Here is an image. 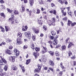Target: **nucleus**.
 <instances>
[{
  "label": "nucleus",
  "instance_id": "nucleus-1",
  "mask_svg": "<svg viewBox=\"0 0 76 76\" xmlns=\"http://www.w3.org/2000/svg\"><path fill=\"white\" fill-rule=\"evenodd\" d=\"M37 67L38 68L35 69L34 70V73H39L40 71H41V65H37Z\"/></svg>",
  "mask_w": 76,
  "mask_h": 76
},
{
  "label": "nucleus",
  "instance_id": "nucleus-2",
  "mask_svg": "<svg viewBox=\"0 0 76 76\" xmlns=\"http://www.w3.org/2000/svg\"><path fill=\"white\" fill-rule=\"evenodd\" d=\"M6 63H7L6 60L4 58H1V60H0V65H5V64Z\"/></svg>",
  "mask_w": 76,
  "mask_h": 76
},
{
  "label": "nucleus",
  "instance_id": "nucleus-3",
  "mask_svg": "<svg viewBox=\"0 0 76 76\" xmlns=\"http://www.w3.org/2000/svg\"><path fill=\"white\" fill-rule=\"evenodd\" d=\"M58 38V35H56V37H55L54 38V40L53 41V43L54 45H56L57 44V42H58V40H57V39Z\"/></svg>",
  "mask_w": 76,
  "mask_h": 76
},
{
  "label": "nucleus",
  "instance_id": "nucleus-4",
  "mask_svg": "<svg viewBox=\"0 0 76 76\" xmlns=\"http://www.w3.org/2000/svg\"><path fill=\"white\" fill-rule=\"evenodd\" d=\"M14 51V53H15L16 54V58H18V56H19V54L20 53L19 52V51L17 50V49H15Z\"/></svg>",
  "mask_w": 76,
  "mask_h": 76
},
{
  "label": "nucleus",
  "instance_id": "nucleus-5",
  "mask_svg": "<svg viewBox=\"0 0 76 76\" xmlns=\"http://www.w3.org/2000/svg\"><path fill=\"white\" fill-rule=\"evenodd\" d=\"M26 36L27 37L28 39H31V33L30 32L28 31L27 32H26L25 33Z\"/></svg>",
  "mask_w": 76,
  "mask_h": 76
},
{
  "label": "nucleus",
  "instance_id": "nucleus-6",
  "mask_svg": "<svg viewBox=\"0 0 76 76\" xmlns=\"http://www.w3.org/2000/svg\"><path fill=\"white\" fill-rule=\"evenodd\" d=\"M42 48H43V49L42 50V54H44L45 53H46L47 51V48L43 46L42 47Z\"/></svg>",
  "mask_w": 76,
  "mask_h": 76
},
{
  "label": "nucleus",
  "instance_id": "nucleus-7",
  "mask_svg": "<svg viewBox=\"0 0 76 76\" xmlns=\"http://www.w3.org/2000/svg\"><path fill=\"white\" fill-rule=\"evenodd\" d=\"M22 42V41H21V39H20V38H18L17 39V43H18V44H21Z\"/></svg>",
  "mask_w": 76,
  "mask_h": 76
},
{
  "label": "nucleus",
  "instance_id": "nucleus-8",
  "mask_svg": "<svg viewBox=\"0 0 76 76\" xmlns=\"http://www.w3.org/2000/svg\"><path fill=\"white\" fill-rule=\"evenodd\" d=\"M15 58H16L15 56H11L10 57L9 60L12 61V62H14L15 61Z\"/></svg>",
  "mask_w": 76,
  "mask_h": 76
},
{
  "label": "nucleus",
  "instance_id": "nucleus-9",
  "mask_svg": "<svg viewBox=\"0 0 76 76\" xmlns=\"http://www.w3.org/2000/svg\"><path fill=\"white\" fill-rule=\"evenodd\" d=\"M52 21H51L50 23H51L52 25H53V26H54L55 25V24L54 23L55 22V21L56 20V18H52Z\"/></svg>",
  "mask_w": 76,
  "mask_h": 76
},
{
  "label": "nucleus",
  "instance_id": "nucleus-10",
  "mask_svg": "<svg viewBox=\"0 0 76 76\" xmlns=\"http://www.w3.org/2000/svg\"><path fill=\"white\" fill-rule=\"evenodd\" d=\"M5 53H6L7 54L10 55L12 54V51L9 50H5Z\"/></svg>",
  "mask_w": 76,
  "mask_h": 76
},
{
  "label": "nucleus",
  "instance_id": "nucleus-11",
  "mask_svg": "<svg viewBox=\"0 0 76 76\" xmlns=\"http://www.w3.org/2000/svg\"><path fill=\"white\" fill-rule=\"evenodd\" d=\"M49 64L52 66H54V62L51 60H49Z\"/></svg>",
  "mask_w": 76,
  "mask_h": 76
},
{
  "label": "nucleus",
  "instance_id": "nucleus-12",
  "mask_svg": "<svg viewBox=\"0 0 76 76\" xmlns=\"http://www.w3.org/2000/svg\"><path fill=\"white\" fill-rule=\"evenodd\" d=\"M33 55L34 56H35V58H37V57L39 56V53H38V52L34 53Z\"/></svg>",
  "mask_w": 76,
  "mask_h": 76
},
{
  "label": "nucleus",
  "instance_id": "nucleus-13",
  "mask_svg": "<svg viewBox=\"0 0 76 76\" xmlns=\"http://www.w3.org/2000/svg\"><path fill=\"white\" fill-rule=\"evenodd\" d=\"M13 17H12V18H10L9 19V20H10V21H12V23H12V24H14V23H15V22H14V21L13 20V19H14V16H13Z\"/></svg>",
  "mask_w": 76,
  "mask_h": 76
},
{
  "label": "nucleus",
  "instance_id": "nucleus-14",
  "mask_svg": "<svg viewBox=\"0 0 76 76\" xmlns=\"http://www.w3.org/2000/svg\"><path fill=\"white\" fill-rule=\"evenodd\" d=\"M5 28L6 32H7V31H9L10 30V28L7 26H5Z\"/></svg>",
  "mask_w": 76,
  "mask_h": 76
},
{
  "label": "nucleus",
  "instance_id": "nucleus-15",
  "mask_svg": "<svg viewBox=\"0 0 76 76\" xmlns=\"http://www.w3.org/2000/svg\"><path fill=\"white\" fill-rule=\"evenodd\" d=\"M12 68L13 70H16L18 69V68L16 67V66H15L14 65H12Z\"/></svg>",
  "mask_w": 76,
  "mask_h": 76
},
{
  "label": "nucleus",
  "instance_id": "nucleus-16",
  "mask_svg": "<svg viewBox=\"0 0 76 76\" xmlns=\"http://www.w3.org/2000/svg\"><path fill=\"white\" fill-rule=\"evenodd\" d=\"M72 21L70 20H68V23L67 25H68V26H70V25H72Z\"/></svg>",
  "mask_w": 76,
  "mask_h": 76
},
{
  "label": "nucleus",
  "instance_id": "nucleus-17",
  "mask_svg": "<svg viewBox=\"0 0 76 76\" xmlns=\"http://www.w3.org/2000/svg\"><path fill=\"white\" fill-rule=\"evenodd\" d=\"M29 1L30 6H32V5H33V4H34V1L33 0H29Z\"/></svg>",
  "mask_w": 76,
  "mask_h": 76
},
{
  "label": "nucleus",
  "instance_id": "nucleus-18",
  "mask_svg": "<svg viewBox=\"0 0 76 76\" xmlns=\"http://www.w3.org/2000/svg\"><path fill=\"white\" fill-rule=\"evenodd\" d=\"M0 75L1 76H7V75L6 72H4L3 74L1 73H0Z\"/></svg>",
  "mask_w": 76,
  "mask_h": 76
},
{
  "label": "nucleus",
  "instance_id": "nucleus-19",
  "mask_svg": "<svg viewBox=\"0 0 76 76\" xmlns=\"http://www.w3.org/2000/svg\"><path fill=\"white\" fill-rule=\"evenodd\" d=\"M38 23L39 25H42L43 23V21L42 20H38Z\"/></svg>",
  "mask_w": 76,
  "mask_h": 76
},
{
  "label": "nucleus",
  "instance_id": "nucleus-20",
  "mask_svg": "<svg viewBox=\"0 0 76 76\" xmlns=\"http://www.w3.org/2000/svg\"><path fill=\"white\" fill-rule=\"evenodd\" d=\"M31 61V59H28L26 60V64L27 65L30 63V62Z\"/></svg>",
  "mask_w": 76,
  "mask_h": 76
},
{
  "label": "nucleus",
  "instance_id": "nucleus-21",
  "mask_svg": "<svg viewBox=\"0 0 76 76\" xmlns=\"http://www.w3.org/2000/svg\"><path fill=\"white\" fill-rule=\"evenodd\" d=\"M51 34L53 36H54V35H56V33L54 31H52L51 32Z\"/></svg>",
  "mask_w": 76,
  "mask_h": 76
},
{
  "label": "nucleus",
  "instance_id": "nucleus-22",
  "mask_svg": "<svg viewBox=\"0 0 76 76\" xmlns=\"http://www.w3.org/2000/svg\"><path fill=\"white\" fill-rule=\"evenodd\" d=\"M22 7V10H20V12H21V13H22V12H25V8L24 7Z\"/></svg>",
  "mask_w": 76,
  "mask_h": 76
},
{
  "label": "nucleus",
  "instance_id": "nucleus-23",
  "mask_svg": "<svg viewBox=\"0 0 76 76\" xmlns=\"http://www.w3.org/2000/svg\"><path fill=\"white\" fill-rule=\"evenodd\" d=\"M55 56H60V54L58 51H56L55 52Z\"/></svg>",
  "mask_w": 76,
  "mask_h": 76
},
{
  "label": "nucleus",
  "instance_id": "nucleus-24",
  "mask_svg": "<svg viewBox=\"0 0 76 76\" xmlns=\"http://www.w3.org/2000/svg\"><path fill=\"white\" fill-rule=\"evenodd\" d=\"M67 13L69 14V16H71V15L72 14V12H71V11L70 10H69L68 11H67Z\"/></svg>",
  "mask_w": 76,
  "mask_h": 76
},
{
  "label": "nucleus",
  "instance_id": "nucleus-25",
  "mask_svg": "<svg viewBox=\"0 0 76 76\" xmlns=\"http://www.w3.org/2000/svg\"><path fill=\"white\" fill-rule=\"evenodd\" d=\"M62 74L63 72L61 71L59 73V74L58 75V76H62Z\"/></svg>",
  "mask_w": 76,
  "mask_h": 76
},
{
  "label": "nucleus",
  "instance_id": "nucleus-26",
  "mask_svg": "<svg viewBox=\"0 0 76 76\" xmlns=\"http://www.w3.org/2000/svg\"><path fill=\"white\" fill-rule=\"evenodd\" d=\"M61 48L62 50L63 51V50H66V46L63 45L61 47Z\"/></svg>",
  "mask_w": 76,
  "mask_h": 76
},
{
  "label": "nucleus",
  "instance_id": "nucleus-27",
  "mask_svg": "<svg viewBox=\"0 0 76 76\" xmlns=\"http://www.w3.org/2000/svg\"><path fill=\"white\" fill-rule=\"evenodd\" d=\"M7 67H8L7 65H6L4 66V70H5V71H7Z\"/></svg>",
  "mask_w": 76,
  "mask_h": 76
},
{
  "label": "nucleus",
  "instance_id": "nucleus-28",
  "mask_svg": "<svg viewBox=\"0 0 76 76\" xmlns=\"http://www.w3.org/2000/svg\"><path fill=\"white\" fill-rule=\"evenodd\" d=\"M60 65H61V67L62 69H63L64 68V66H63V63L62 62L60 63Z\"/></svg>",
  "mask_w": 76,
  "mask_h": 76
},
{
  "label": "nucleus",
  "instance_id": "nucleus-29",
  "mask_svg": "<svg viewBox=\"0 0 76 76\" xmlns=\"http://www.w3.org/2000/svg\"><path fill=\"white\" fill-rule=\"evenodd\" d=\"M40 50V48L39 47H36L35 48V50L36 51H39Z\"/></svg>",
  "mask_w": 76,
  "mask_h": 76
},
{
  "label": "nucleus",
  "instance_id": "nucleus-30",
  "mask_svg": "<svg viewBox=\"0 0 76 76\" xmlns=\"http://www.w3.org/2000/svg\"><path fill=\"white\" fill-rule=\"evenodd\" d=\"M21 69L23 71V73H24V72H25V68H24V66H22L21 67Z\"/></svg>",
  "mask_w": 76,
  "mask_h": 76
},
{
  "label": "nucleus",
  "instance_id": "nucleus-31",
  "mask_svg": "<svg viewBox=\"0 0 76 76\" xmlns=\"http://www.w3.org/2000/svg\"><path fill=\"white\" fill-rule=\"evenodd\" d=\"M49 53H50V55H51V56L54 55V52H53L52 51L49 52Z\"/></svg>",
  "mask_w": 76,
  "mask_h": 76
},
{
  "label": "nucleus",
  "instance_id": "nucleus-32",
  "mask_svg": "<svg viewBox=\"0 0 76 76\" xmlns=\"http://www.w3.org/2000/svg\"><path fill=\"white\" fill-rule=\"evenodd\" d=\"M7 9L8 12H10V13H12V11H13L12 10H10V9L8 8Z\"/></svg>",
  "mask_w": 76,
  "mask_h": 76
},
{
  "label": "nucleus",
  "instance_id": "nucleus-33",
  "mask_svg": "<svg viewBox=\"0 0 76 76\" xmlns=\"http://www.w3.org/2000/svg\"><path fill=\"white\" fill-rule=\"evenodd\" d=\"M39 2L40 4H44V2L42 0H39Z\"/></svg>",
  "mask_w": 76,
  "mask_h": 76
},
{
  "label": "nucleus",
  "instance_id": "nucleus-34",
  "mask_svg": "<svg viewBox=\"0 0 76 76\" xmlns=\"http://www.w3.org/2000/svg\"><path fill=\"white\" fill-rule=\"evenodd\" d=\"M31 45L32 47H31V48L33 50H34V43H32Z\"/></svg>",
  "mask_w": 76,
  "mask_h": 76
},
{
  "label": "nucleus",
  "instance_id": "nucleus-35",
  "mask_svg": "<svg viewBox=\"0 0 76 76\" xmlns=\"http://www.w3.org/2000/svg\"><path fill=\"white\" fill-rule=\"evenodd\" d=\"M14 14H15V15H18V11H17V10H15L14 11Z\"/></svg>",
  "mask_w": 76,
  "mask_h": 76
},
{
  "label": "nucleus",
  "instance_id": "nucleus-36",
  "mask_svg": "<svg viewBox=\"0 0 76 76\" xmlns=\"http://www.w3.org/2000/svg\"><path fill=\"white\" fill-rule=\"evenodd\" d=\"M43 29H44L45 31H46L47 29V26H43Z\"/></svg>",
  "mask_w": 76,
  "mask_h": 76
},
{
  "label": "nucleus",
  "instance_id": "nucleus-37",
  "mask_svg": "<svg viewBox=\"0 0 76 76\" xmlns=\"http://www.w3.org/2000/svg\"><path fill=\"white\" fill-rule=\"evenodd\" d=\"M75 25H76V22H74L73 23H72L71 24V26H74Z\"/></svg>",
  "mask_w": 76,
  "mask_h": 76
},
{
  "label": "nucleus",
  "instance_id": "nucleus-38",
  "mask_svg": "<svg viewBox=\"0 0 76 76\" xmlns=\"http://www.w3.org/2000/svg\"><path fill=\"white\" fill-rule=\"evenodd\" d=\"M70 39V38L69 37L67 38L66 39V43H67L68 42V41Z\"/></svg>",
  "mask_w": 76,
  "mask_h": 76
},
{
  "label": "nucleus",
  "instance_id": "nucleus-39",
  "mask_svg": "<svg viewBox=\"0 0 76 76\" xmlns=\"http://www.w3.org/2000/svg\"><path fill=\"white\" fill-rule=\"evenodd\" d=\"M69 56H71L72 55V53L71 51H70L68 53Z\"/></svg>",
  "mask_w": 76,
  "mask_h": 76
},
{
  "label": "nucleus",
  "instance_id": "nucleus-40",
  "mask_svg": "<svg viewBox=\"0 0 76 76\" xmlns=\"http://www.w3.org/2000/svg\"><path fill=\"white\" fill-rule=\"evenodd\" d=\"M39 30H38L37 31H34V32L35 33V34H38L39 33Z\"/></svg>",
  "mask_w": 76,
  "mask_h": 76
},
{
  "label": "nucleus",
  "instance_id": "nucleus-41",
  "mask_svg": "<svg viewBox=\"0 0 76 76\" xmlns=\"http://www.w3.org/2000/svg\"><path fill=\"white\" fill-rule=\"evenodd\" d=\"M28 13L29 16H31V13H32V10H31Z\"/></svg>",
  "mask_w": 76,
  "mask_h": 76
},
{
  "label": "nucleus",
  "instance_id": "nucleus-42",
  "mask_svg": "<svg viewBox=\"0 0 76 76\" xmlns=\"http://www.w3.org/2000/svg\"><path fill=\"white\" fill-rule=\"evenodd\" d=\"M18 35L19 37H20V38H22V34L20 33H19V34H18Z\"/></svg>",
  "mask_w": 76,
  "mask_h": 76
},
{
  "label": "nucleus",
  "instance_id": "nucleus-43",
  "mask_svg": "<svg viewBox=\"0 0 76 76\" xmlns=\"http://www.w3.org/2000/svg\"><path fill=\"white\" fill-rule=\"evenodd\" d=\"M39 13H40V12H39V9H37V14H39Z\"/></svg>",
  "mask_w": 76,
  "mask_h": 76
},
{
  "label": "nucleus",
  "instance_id": "nucleus-44",
  "mask_svg": "<svg viewBox=\"0 0 76 76\" xmlns=\"http://www.w3.org/2000/svg\"><path fill=\"white\" fill-rule=\"evenodd\" d=\"M32 39L34 41H35V36H33L32 37Z\"/></svg>",
  "mask_w": 76,
  "mask_h": 76
},
{
  "label": "nucleus",
  "instance_id": "nucleus-45",
  "mask_svg": "<svg viewBox=\"0 0 76 76\" xmlns=\"http://www.w3.org/2000/svg\"><path fill=\"white\" fill-rule=\"evenodd\" d=\"M32 30L33 31H36V28L34 27H33L32 28Z\"/></svg>",
  "mask_w": 76,
  "mask_h": 76
},
{
  "label": "nucleus",
  "instance_id": "nucleus-46",
  "mask_svg": "<svg viewBox=\"0 0 76 76\" xmlns=\"http://www.w3.org/2000/svg\"><path fill=\"white\" fill-rule=\"evenodd\" d=\"M13 48V46L12 45H10L9 46V48L10 50H12Z\"/></svg>",
  "mask_w": 76,
  "mask_h": 76
},
{
  "label": "nucleus",
  "instance_id": "nucleus-47",
  "mask_svg": "<svg viewBox=\"0 0 76 76\" xmlns=\"http://www.w3.org/2000/svg\"><path fill=\"white\" fill-rule=\"evenodd\" d=\"M53 14H54V15H56V10H54L53 12Z\"/></svg>",
  "mask_w": 76,
  "mask_h": 76
},
{
  "label": "nucleus",
  "instance_id": "nucleus-48",
  "mask_svg": "<svg viewBox=\"0 0 76 76\" xmlns=\"http://www.w3.org/2000/svg\"><path fill=\"white\" fill-rule=\"evenodd\" d=\"M49 70H51V71H52V72H53V69L52 68H51V67H49Z\"/></svg>",
  "mask_w": 76,
  "mask_h": 76
},
{
  "label": "nucleus",
  "instance_id": "nucleus-49",
  "mask_svg": "<svg viewBox=\"0 0 76 76\" xmlns=\"http://www.w3.org/2000/svg\"><path fill=\"white\" fill-rule=\"evenodd\" d=\"M1 31L2 32H4V28H2V29H1Z\"/></svg>",
  "mask_w": 76,
  "mask_h": 76
},
{
  "label": "nucleus",
  "instance_id": "nucleus-50",
  "mask_svg": "<svg viewBox=\"0 0 76 76\" xmlns=\"http://www.w3.org/2000/svg\"><path fill=\"white\" fill-rule=\"evenodd\" d=\"M48 43L50 45L52 44V42L50 40L48 41Z\"/></svg>",
  "mask_w": 76,
  "mask_h": 76
},
{
  "label": "nucleus",
  "instance_id": "nucleus-51",
  "mask_svg": "<svg viewBox=\"0 0 76 76\" xmlns=\"http://www.w3.org/2000/svg\"><path fill=\"white\" fill-rule=\"evenodd\" d=\"M1 7L2 9H5L4 5H1Z\"/></svg>",
  "mask_w": 76,
  "mask_h": 76
},
{
  "label": "nucleus",
  "instance_id": "nucleus-52",
  "mask_svg": "<svg viewBox=\"0 0 76 76\" xmlns=\"http://www.w3.org/2000/svg\"><path fill=\"white\" fill-rule=\"evenodd\" d=\"M61 10H65V8H64V7H62L61 8Z\"/></svg>",
  "mask_w": 76,
  "mask_h": 76
},
{
  "label": "nucleus",
  "instance_id": "nucleus-53",
  "mask_svg": "<svg viewBox=\"0 0 76 76\" xmlns=\"http://www.w3.org/2000/svg\"><path fill=\"white\" fill-rule=\"evenodd\" d=\"M63 20H67V17H64V18H63Z\"/></svg>",
  "mask_w": 76,
  "mask_h": 76
},
{
  "label": "nucleus",
  "instance_id": "nucleus-54",
  "mask_svg": "<svg viewBox=\"0 0 76 76\" xmlns=\"http://www.w3.org/2000/svg\"><path fill=\"white\" fill-rule=\"evenodd\" d=\"M32 10L33 12V13H35V11L34 10V8H32Z\"/></svg>",
  "mask_w": 76,
  "mask_h": 76
},
{
  "label": "nucleus",
  "instance_id": "nucleus-55",
  "mask_svg": "<svg viewBox=\"0 0 76 76\" xmlns=\"http://www.w3.org/2000/svg\"><path fill=\"white\" fill-rule=\"evenodd\" d=\"M1 44L2 45H6V43L4 42H2L1 43Z\"/></svg>",
  "mask_w": 76,
  "mask_h": 76
},
{
  "label": "nucleus",
  "instance_id": "nucleus-56",
  "mask_svg": "<svg viewBox=\"0 0 76 76\" xmlns=\"http://www.w3.org/2000/svg\"><path fill=\"white\" fill-rule=\"evenodd\" d=\"M24 3H27L28 1H27V0H24Z\"/></svg>",
  "mask_w": 76,
  "mask_h": 76
},
{
  "label": "nucleus",
  "instance_id": "nucleus-57",
  "mask_svg": "<svg viewBox=\"0 0 76 76\" xmlns=\"http://www.w3.org/2000/svg\"><path fill=\"white\" fill-rule=\"evenodd\" d=\"M27 48V47L26 45H24L23 47L24 49H26Z\"/></svg>",
  "mask_w": 76,
  "mask_h": 76
},
{
  "label": "nucleus",
  "instance_id": "nucleus-58",
  "mask_svg": "<svg viewBox=\"0 0 76 76\" xmlns=\"http://www.w3.org/2000/svg\"><path fill=\"white\" fill-rule=\"evenodd\" d=\"M0 2L1 3H4V1L3 0H1L0 1Z\"/></svg>",
  "mask_w": 76,
  "mask_h": 76
},
{
  "label": "nucleus",
  "instance_id": "nucleus-59",
  "mask_svg": "<svg viewBox=\"0 0 76 76\" xmlns=\"http://www.w3.org/2000/svg\"><path fill=\"white\" fill-rule=\"evenodd\" d=\"M71 59H75L76 58V57L75 56H73L71 57Z\"/></svg>",
  "mask_w": 76,
  "mask_h": 76
},
{
  "label": "nucleus",
  "instance_id": "nucleus-60",
  "mask_svg": "<svg viewBox=\"0 0 76 76\" xmlns=\"http://www.w3.org/2000/svg\"><path fill=\"white\" fill-rule=\"evenodd\" d=\"M54 37H53V36H51L50 37V39H54Z\"/></svg>",
  "mask_w": 76,
  "mask_h": 76
},
{
  "label": "nucleus",
  "instance_id": "nucleus-61",
  "mask_svg": "<svg viewBox=\"0 0 76 76\" xmlns=\"http://www.w3.org/2000/svg\"><path fill=\"white\" fill-rule=\"evenodd\" d=\"M47 22H48V23H51V22H52V21H51L50 20H48V21H47Z\"/></svg>",
  "mask_w": 76,
  "mask_h": 76
},
{
  "label": "nucleus",
  "instance_id": "nucleus-62",
  "mask_svg": "<svg viewBox=\"0 0 76 76\" xmlns=\"http://www.w3.org/2000/svg\"><path fill=\"white\" fill-rule=\"evenodd\" d=\"M72 46V45L70 44H69L68 46V48H70V47H71Z\"/></svg>",
  "mask_w": 76,
  "mask_h": 76
},
{
  "label": "nucleus",
  "instance_id": "nucleus-63",
  "mask_svg": "<svg viewBox=\"0 0 76 76\" xmlns=\"http://www.w3.org/2000/svg\"><path fill=\"white\" fill-rule=\"evenodd\" d=\"M51 6L52 7H54V6H55L54 4L53 3L51 4Z\"/></svg>",
  "mask_w": 76,
  "mask_h": 76
},
{
  "label": "nucleus",
  "instance_id": "nucleus-64",
  "mask_svg": "<svg viewBox=\"0 0 76 76\" xmlns=\"http://www.w3.org/2000/svg\"><path fill=\"white\" fill-rule=\"evenodd\" d=\"M64 3V1H61V2H60V3L61 4H63V3Z\"/></svg>",
  "mask_w": 76,
  "mask_h": 76
}]
</instances>
